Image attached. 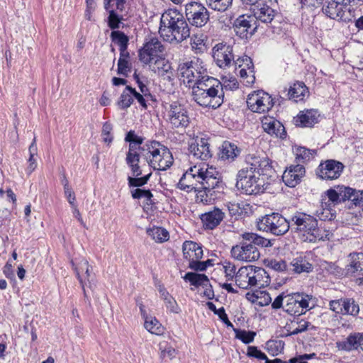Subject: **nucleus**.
Listing matches in <instances>:
<instances>
[{
	"instance_id": "nucleus-1",
	"label": "nucleus",
	"mask_w": 363,
	"mask_h": 363,
	"mask_svg": "<svg viewBox=\"0 0 363 363\" xmlns=\"http://www.w3.org/2000/svg\"><path fill=\"white\" fill-rule=\"evenodd\" d=\"M271 163L266 157L249 156L247 166L238 173L236 186L247 194L264 192L274 173Z\"/></svg>"
},
{
	"instance_id": "nucleus-2",
	"label": "nucleus",
	"mask_w": 363,
	"mask_h": 363,
	"mask_svg": "<svg viewBox=\"0 0 363 363\" xmlns=\"http://www.w3.org/2000/svg\"><path fill=\"white\" fill-rule=\"evenodd\" d=\"M220 183V174L216 168L206 163L190 167L180 179L178 186L181 189L191 191L203 189L209 191Z\"/></svg>"
},
{
	"instance_id": "nucleus-3",
	"label": "nucleus",
	"mask_w": 363,
	"mask_h": 363,
	"mask_svg": "<svg viewBox=\"0 0 363 363\" xmlns=\"http://www.w3.org/2000/svg\"><path fill=\"white\" fill-rule=\"evenodd\" d=\"M159 33L164 40L179 43L190 36V28L182 13L168 9L162 15Z\"/></svg>"
},
{
	"instance_id": "nucleus-4",
	"label": "nucleus",
	"mask_w": 363,
	"mask_h": 363,
	"mask_svg": "<svg viewBox=\"0 0 363 363\" xmlns=\"http://www.w3.org/2000/svg\"><path fill=\"white\" fill-rule=\"evenodd\" d=\"M193 99L200 106L216 109L223 103L221 83L208 76L192 89Z\"/></svg>"
},
{
	"instance_id": "nucleus-5",
	"label": "nucleus",
	"mask_w": 363,
	"mask_h": 363,
	"mask_svg": "<svg viewBox=\"0 0 363 363\" xmlns=\"http://www.w3.org/2000/svg\"><path fill=\"white\" fill-rule=\"evenodd\" d=\"M243 241L231 249V255L239 261L254 262L259 258L260 253L256 246L268 247L270 241L256 233H245L242 235Z\"/></svg>"
},
{
	"instance_id": "nucleus-6",
	"label": "nucleus",
	"mask_w": 363,
	"mask_h": 363,
	"mask_svg": "<svg viewBox=\"0 0 363 363\" xmlns=\"http://www.w3.org/2000/svg\"><path fill=\"white\" fill-rule=\"evenodd\" d=\"M290 225L291 231L305 242H315L317 239H325L328 235H321L317 219L303 212H296L291 218Z\"/></svg>"
},
{
	"instance_id": "nucleus-7",
	"label": "nucleus",
	"mask_w": 363,
	"mask_h": 363,
	"mask_svg": "<svg viewBox=\"0 0 363 363\" xmlns=\"http://www.w3.org/2000/svg\"><path fill=\"white\" fill-rule=\"evenodd\" d=\"M140 150L141 157L155 170L164 171L173 164V157L169 150L158 142H148Z\"/></svg>"
},
{
	"instance_id": "nucleus-8",
	"label": "nucleus",
	"mask_w": 363,
	"mask_h": 363,
	"mask_svg": "<svg viewBox=\"0 0 363 363\" xmlns=\"http://www.w3.org/2000/svg\"><path fill=\"white\" fill-rule=\"evenodd\" d=\"M177 72L180 82L192 89L208 76L203 62L199 59L180 63Z\"/></svg>"
},
{
	"instance_id": "nucleus-9",
	"label": "nucleus",
	"mask_w": 363,
	"mask_h": 363,
	"mask_svg": "<svg viewBox=\"0 0 363 363\" xmlns=\"http://www.w3.org/2000/svg\"><path fill=\"white\" fill-rule=\"evenodd\" d=\"M258 230L270 233L276 236L286 233L290 228V221L278 213L266 215L257 221Z\"/></svg>"
},
{
	"instance_id": "nucleus-10",
	"label": "nucleus",
	"mask_w": 363,
	"mask_h": 363,
	"mask_svg": "<svg viewBox=\"0 0 363 363\" xmlns=\"http://www.w3.org/2000/svg\"><path fill=\"white\" fill-rule=\"evenodd\" d=\"M164 47L156 38H152L140 50V60L145 64L164 65Z\"/></svg>"
},
{
	"instance_id": "nucleus-11",
	"label": "nucleus",
	"mask_w": 363,
	"mask_h": 363,
	"mask_svg": "<svg viewBox=\"0 0 363 363\" xmlns=\"http://www.w3.org/2000/svg\"><path fill=\"white\" fill-rule=\"evenodd\" d=\"M311 301L312 296L307 294H288L285 296V304L283 308L290 315H300L313 306V303L311 306Z\"/></svg>"
},
{
	"instance_id": "nucleus-12",
	"label": "nucleus",
	"mask_w": 363,
	"mask_h": 363,
	"mask_svg": "<svg viewBox=\"0 0 363 363\" xmlns=\"http://www.w3.org/2000/svg\"><path fill=\"white\" fill-rule=\"evenodd\" d=\"M164 117L173 128H186L189 123V117L186 108L178 103L174 101L164 106Z\"/></svg>"
},
{
	"instance_id": "nucleus-13",
	"label": "nucleus",
	"mask_w": 363,
	"mask_h": 363,
	"mask_svg": "<svg viewBox=\"0 0 363 363\" xmlns=\"http://www.w3.org/2000/svg\"><path fill=\"white\" fill-rule=\"evenodd\" d=\"M248 108L253 112L264 113L273 106L271 96L264 91L259 90L250 94L247 99Z\"/></svg>"
},
{
	"instance_id": "nucleus-14",
	"label": "nucleus",
	"mask_w": 363,
	"mask_h": 363,
	"mask_svg": "<svg viewBox=\"0 0 363 363\" xmlns=\"http://www.w3.org/2000/svg\"><path fill=\"white\" fill-rule=\"evenodd\" d=\"M186 16L196 27L203 26L209 19L208 10L200 3L190 2L186 5Z\"/></svg>"
},
{
	"instance_id": "nucleus-15",
	"label": "nucleus",
	"mask_w": 363,
	"mask_h": 363,
	"mask_svg": "<svg viewBox=\"0 0 363 363\" xmlns=\"http://www.w3.org/2000/svg\"><path fill=\"white\" fill-rule=\"evenodd\" d=\"M233 47L223 43L216 44L213 48V57L216 65L225 68L232 65L234 60Z\"/></svg>"
},
{
	"instance_id": "nucleus-16",
	"label": "nucleus",
	"mask_w": 363,
	"mask_h": 363,
	"mask_svg": "<svg viewBox=\"0 0 363 363\" xmlns=\"http://www.w3.org/2000/svg\"><path fill=\"white\" fill-rule=\"evenodd\" d=\"M234 30L242 39L250 38L257 29L256 21L251 16H240L234 22Z\"/></svg>"
},
{
	"instance_id": "nucleus-17",
	"label": "nucleus",
	"mask_w": 363,
	"mask_h": 363,
	"mask_svg": "<svg viewBox=\"0 0 363 363\" xmlns=\"http://www.w3.org/2000/svg\"><path fill=\"white\" fill-rule=\"evenodd\" d=\"M343 169L342 163L329 160L320 163L317 169V175L323 179H335L340 176Z\"/></svg>"
},
{
	"instance_id": "nucleus-18",
	"label": "nucleus",
	"mask_w": 363,
	"mask_h": 363,
	"mask_svg": "<svg viewBox=\"0 0 363 363\" xmlns=\"http://www.w3.org/2000/svg\"><path fill=\"white\" fill-rule=\"evenodd\" d=\"M73 269L74 270L77 279L79 280L84 291V296H86L85 286L91 288V284L94 281V277L91 274L90 265L86 259H82L76 265L73 261L71 262Z\"/></svg>"
},
{
	"instance_id": "nucleus-19",
	"label": "nucleus",
	"mask_w": 363,
	"mask_h": 363,
	"mask_svg": "<svg viewBox=\"0 0 363 363\" xmlns=\"http://www.w3.org/2000/svg\"><path fill=\"white\" fill-rule=\"evenodd\" d=\"M190 155L194 159L207 160L212 156L209 144L203 138L196 139L191 142L189 147Z\"/></svg>"
},
{
	"instance_id": "nucleus-20",
	"label": "nucleus",
	"mask_w": 363,
	"mask_h": 363,
	"mask_svg": "<svg viewBox=\"0 0 363 363\" xmlns=\"http://www.w3.org/2000/svg\"><path fill=\"white\" fill-rule=\"evenodd\" d=\"M339 350L350 352L360 348L363 351V333H351L346 338L336 342Z\"/></svg>"
},
{
	"instance_id": "nucleus-21",
	"label": "nucleus",
	"mask_w": 363,
	"mask_h": 363,
	"mask_svg": "<svg viewBox=\"0 0 363 363\" xmlns=\"http://www.w3.org/2000/svg\"><path fill=\"white\" fill-rule=\"evenodd\" d=\"M305 174V168L301 164L291 166L282 175L283 182L290 187H294Z\"/></svg>"
},
{
	"instance_id": "nucleus-22",
	"label": "nucleus",
	"mask_w": 363,
	"mask_h": 363,
	"mask_svg": "<svg viewBox=\"0 0 363 363\" xmlns=\"http://www.w3.org/2000/svg\"><path fill=\"white\" fill-rule=\"evenodd\" d=\"M345 6L340 0H327L323 6V13L328 18L333 20L342 19Z\"/></svg>"
},
{
	"instance_id": "nucleus-23",
	"label": "nucleus",
	"mask_w": 363,
	"mask_h": 363,
	"mask_svg": "<svg viewBox=\"0 0 363 363\" xmlns=\"http://www.w3.org/2000/svg\"><path fill=\"white\" fill-rule=\"evenodd\" d=\"M225 213L219 208H214L213 211L206 212L201 216V220L205 229L213 230L223 220Z\"/></svg>"
},
{
	"instance_id": "nucleus-24",
	"label": "nucleus",
	"mask_w": 363,
	"mask_h": 363,
	"mask_svg": "<svg viewBox=\"0 0 363 363\" xmlns=\"http://www.w3.org/2000/svg\"><path fill=\"white\" fill-rule=\"evenodd\" d=\"M346 268V277L363 276V253L350 255V261Z\"/></svg>"
},
{
	"instance_id": "nucleus-25",
	"label": "nucleus",
	"mask_w": 363,
	"mask_h": 363,
	"mask_svg": "<svg viewBox=\"0 0 363 363\" xmlns=\"http://www.w3.org/2000/svg\"><path fill=\"white\" fill-rule=\"evenodd\" d=\"M262 126L265 132L277 138H283L286 135L284 125L274 118L264 117L262 120Z\"/></svg>"
},
{
	"instance_id": "nucleus-26",
	"label": "nucleus",
	"mask_w": 363,
	"mask_h": 363,
	"mask_svg": "<svg viewBox=\"0 0 363 363\" xmlns=\"http://www.w3.org/2000/svg\"><path fill=\"white\" fill-rule=\"evenodd\" d=\"M252 265L240 267L235 275V281L237 286L243 289L252 287Z\"/></svg>"
},
{
	"instance_id": "nucleus-27",
	"label": "nucleus",
	"mask_w": 363,
	"mask_h": 363,
	"mask_svg": "<svg viewBox=\"0 0 363 363\" xmlns=\"http://www.w3.org/2000/svg\"><path fill=\"white\" fill-rule=\"evenodd\" d=\"M319 115L315 110H306L301 111L298 115L294 118L296 125L302 127H311L318 123Z\"/></svg>"
},
{
	"instance_id": "nucleus-28",
	"label": "nucleus",
	"mask_w": 363,
	"mask_h": 363,
	"mask_svg": "<svg viewBox=\"0 0 363 363\" xmlns=\"http://www.w3.org/2000/svg\"><path fill=\"white\" fill-rule=\"evenodd\" d=\"M183 254L189 262L201 259L203 257V250L197 243L192 241H185L183 244Z\"/></svg>"
},
{
	"instance_id": "nucleus-29",
	"label": "nucleus",
	"mask_w": 363,
	"mask_h": 363,
	"mask_svg": "<svg viewBox=\"0 0 363 363\" xmlns=\"http://www.w3.org/2000/svg\"><path fill=\"white\" fill-rule=\"evenodd\" d=\"M252 286L264 288L270 283V277L264 269L252 265Z\"/></svg>"
},
{
	"instance_id": "nucleus-30",
	"label": "nucleus",
	"mask_w": 363,
	"mask_h": 363,
	"mask_svg": "<svg viewBox=\"0 0 363 363\" xmlns=\"http://www.w3.org/2000/svg\"><path fill=\"white\" fill-rule=\"evenodd\" d=\"M308 94V88L304 83L301 82H295L290 86L288 91V96L289 99H294L296 101H302Z\"/></svg>"
},
{
	"instance_id": "nucleus-31",
	"label": "nucleus",
	"mask_w": 363,
	"mask_h": 363,
	"mask_svg": "<svg viewBox=\"0 0 363 363\" xmlns=\"http://www.w3.org/2000/svg\"><path fill=\"white\" fill-rule=\"evenodd\" d=\"M274 13V9L265 4L253 9L254 17L265 23H270L273 20Z\"/></svg>"
},
{
	"instance_id": "nucleus-32",
	"label": "nucleus",
	"mask_w": 363,
	"mask_h": 363,
	"mask_svg": "<svg viewBox=\"0 0 363 363\" xmlns=\"http://www.w3.org/2000/svg\"><path fill=\"white\" fill-rule=\"evenodd\" d=\"M140 311L143 314V318L145 319L144 326L150 333L155 335H160L162 333L163 328L161 324L155 317H148L145 315L143 308L140 307Z\"/></svg>"
},
{
	"instance_id": "nucleus-33",
	"label": "nucleus",
	"mask_w": 363,
	"mask_h": 363,
	"mask_svg": "<svg viewBox=\"0 0 363 363\" xmlns=\"http://www.w3.org/2000/svg\"><path fill=\"white\" fill-rule=\"evenodd\" d=\"M240 153L238 147L230 142L223 143L220 157L223 160H233Z\"/></svg>"
},
{
	"instance_id": "nucleus-34",
	"label": "nucleus",
	"mask_w": 363,
	"mask_h": 363,
	"mask_svg": "<svg viewBox=\"0 0 363 363\" xmlns=\"http://www.w3.org/2000/svg\"><path fill=\"white\" fill-rule=\"evenodd\" d=\"M147 235L157 242H163L169 240V235L167 230L161 227L153 226L147 229Z\"/></svg>"
},
{
	"instance_id": "nucleus-35",
	"label": "nucleus",
	"mask_w": 363,
	"mask_h": 363,
	"mask_svg": "<svg viewBox=\"0 0 363 363\" xmlns=\"http://www.w3.org/2000/svg\"><path fill=\"white\" fill-rule=\"evenodd\" d=\"M134 89L130 86H126L122 94H121L119 99L117 102L118 106L121 109H127L129 108L133 102V93Z\"/></svg>"
},
{
	"instance_id": "nucleus-36",
	"label": "nucleus",
	"mask_w": 363,
	"mask_h": 363,
	"mask_svg": "<svg viewBox=\"0 0 363 363\" xmlns=\"http://www.w3.org/2000/svg\"><path fill=\"white\" fill-rule=\"evenodd\" d=\"M184 278L194 286H206L208 284V279L205 274L188 272Z\"/></svg>"
},
{
	"instance_id": "nucleus-37",
	"label": "nucleus",
	"mask_w": 363,
	"mask_h": 363,
	"mask_svg": "<svg viewBox=\"0 0 363 363\" xmlns=\"http://www.w3.org/2000/svg\"><path fill=\"white\" fill-rule=\"evenodd\" d=\"M292 270L296 273L309 272L312 270V264L302 258L294 259L291 263Z\"/></svg>"
},
{
	"instance_id": "nucleus-38",
	"label": "nucleus",
	"mask_w": 363,
	"mask_h": 363,
	"mask_svg": "<svg viewBox=\"0 0 363 363\" xmlns=\"http://www.w3.org/2000/svg\"><path fill=\"white\" fill-rule=\"evenodd\" d=\"M206 2L211 9L223 12L232 5L233 0H206Z\"/></svg>"
},
{
	"instance_id": "nucleus-39",
	"label": "nucleus",
	"mask_w": 363,
	"mask_h": 363,
	"mask_svg": "<svg viewBox=\"0 0 363 363\" xmlns=\"http://www.w3.org/2000/svg\"><path fill=\"white\" fill-rule=\"evenodd\" d=\"M359 312V306L352 298H345L342 314L356 316Z\"/></svg>"
},
{
	"instance_id": "nucleus-40",
	"label": "nucleus",
	"mask_w": 363,
	"mask_h": 363,
	"mask_svg": "<svg viewBox=\"0 0 363 363\" xmlns=\"http://www.w3.org/2000/svg\"><path fill=\"white\" fill-rule=\"evenodd\" d=\"M315 152L304 147H299L296 149V160L299 162L305 163L313 158Z\"/></svg>"
},
{
	"instance_id": "nucleus-41",
	"label": "nucleus",
	"mask_w": 363,
	"mask_h": 363,
	"mask_svg": "<svg viewBox=\"0 0 363 363\" xmlns=\"http://www.w3.org/2000/svg\"><path fill=\"white\" fill-rule=\"evenodd\" d=\"M126 162L131 169L133 177H140L142 174V170L139 166L140 157H135V156L130 155L125 159Z\"/></svg>"
},
{
	"instance_id": "nucleus-42",
	"label": "nucleus",
	"mask_w": 363,
	"mask_h": 363,
	"mask_svg": "<svg viewBox=\"0 0 363 363\" xmlns=\"http://www.w3.org/2000/svg\"><path fill=\"white\" fill-rule=\"evenodd\" d=\"M236 338L240 340L245 344L252 342L256 333L253 331H246L239 329L234 330Z\"/></svg>"
},
{
	"instance_id": "nucleus-43",
	"label": "nucleus",
	"mask_w": 363,
	"mask_h": 363,
	"mask_svg": "<svg viewBox=\"0 0 363 363\" xmlns=\"http://www.w3.org/2000/svg\"><path fill=\"white\" fill-rule=\"evenodd\" d=\"M112 40L119 45L120 48H127L128 38L121 31H112L111 34Z\"/></svg>"
},
{
	"instance_id": "nucleus-44",
	"label": "nucleus",
	"mask_w": 363,
	"mask_h": 363,
	"mask_svg": "<svg viewBox=\"0 0 363 363\" xmlns=\"http://www.w3.org/2000/svg\"><path fill=\"white\" fill-rule=\"evenodd\" d=\"M131 195L133 199H140L143 198L146 199L147 204H152V194L150 190H145L138 188L131 191Z\"/></svg>"
},
{
	"instance_id": "nucleus-45",
	"label": "nucleus",
	"mask_w": 363,
	"mask_h": 363,
	"mask_svg": "<svg viewBox=\"0 0 363 363\" xmlns=\"http://www.w3.org/2000/svg\"><path fill=\"white\" fill-rule=\"evenodd\" d=\"M30 157L28 159L29 165L27 168L28 174H30L34 171L37 167L36 160L34 159V155L36 154L37 147L35 145V138L33 139V143L29 147Z\"/></svg>"
},
{
	"instance_id": "nucleus-46",
	"label": "nucleus",
	"mask_w": 363,
	"mask_h": 363,
	"mask_svg": "<svg viewBox=\"0 0 363 363\" xmlns=\"http://www.w3.org/2000/svg\"><path fill=\"white\" fill-rule=\"evenodd\" d=\"M206 37L202 33H196L191 37V45L192 49L202 50L205 45Z\"/></svg>"
},
{
	"instance_id": "nucleus-47",
	"label": "nucleus",
	"mask_w": 363,
	"mask_h": 363,
	"mask_svg": "<svg viewBox=\"0 0 363 363\" xmlns=\"http://www.w3.org/2000/svg\"><path fill=\"white\" fill-rule=\"evenodd\" d=\"M151 176V173L147 174V175L144 177H128V185L130 187H139L145 185L147 183L150 177Z\"/></svg>"
},
{
	"instance_id": "nucleus-48",
	"label": "nucleus",
	"mask_w": 363,
	"mask_h": 363,
	"mask_svg": "<svg viewBox=\"0 0 363 363\" xmlns=\"http://www.w3.org/2000/svg\"><path fill=\"white\" fill-rule=\"evenodd\" d=\"M337 191L339 194V196L341 201H344L345 200H350L352 201V199L353 197L354 189L350 187L346 186H337L336 188Z\"/></svg>"
},
{
	"instance_id": "nucleus-49",
	"label": "nucleus",
	"mask_w": 363,
	"mask_h": 363,
	"mask_svg": "<svg viewBox=\"0 0 363 363\" xmlns=\"http://www.w3.org/2000/svg\"><path fill=\"white\" fill-rule=\"evenodd\" d=\"M228 212L232 216H240L245 210L244 204L235 202H229L226 204Z\"/></svg>"
},
{
	"instance_id": "nucleus-50",
	"label": "nucleus",
	"mask_w": 363,
	"mask_h": 363,
	"mask_svg": "<svg viewBox=\"0 0 363 363\" xmlns=\"http://www.w3.org/2000/svg\"><path fill=\"white\" fill-rule=\"evenodd\" d=\"M160 349L161 350V358H168L172 359L175 357L176 350L171 346L167 345L166 343H160Z\"/></svg>"
},
{
	"instance_id": "nucleus-51",
	"label": "nucleus",
	"mask_w": 363,
	"mask_h": 363,
	"mask_svg": "<svg viewBox=\"0 0 363 363\" xmlns=\"http://www.w3.org/2000/svg\"><path fill=\"white\" fill-rule=\"evenodd\" d=\"M328 271L338 277H346V268H342L337 263H330L327 267Z\"/></svg>"
},
{
	"instance_id": "nucleus-52",
	"label": "nucleus",
	"mask_w": 363,
	"mask_h": 363,
	"mask_svg": "<svg viewBox=\"0 0 363 363\" xmlns=\"http://www.w3.org/2000/svg\"><path fill=\"white\" fill-rule=\"evenodd\" d=\"M64 191L66 199L68 202L71 205V206H76L75 201V195L72 188L69 186V182L67 179H65V184H64Z\"/></svg>"
},
{
	"instance_id": "nucleus-53",
	"label": "nucleus",
	"mask_w": 363,
	"mask_h": 363,
	"mask_svg": "<svg viewBox=\"0 0 363 363\" xmlns=\"http://www.w3.org/2000/svg\"><path fill=\"white\" fill-rule=\"evenodd\" d=\"M257 303L261 306H264L269 305L272 302V298L269 293L259 291H257Z\"/></svg>"
},
{
	"instance_id": "nucleus-54",
	"label": "nucleus",
	"mask_w": 363,
	"mask_h": 363,
	"mask_svg": "<svg viewBox=\"0 0 363 363\" xmlns=\"http://www.w3.org/2000/svg\"><path fill=\"white\" fill-rule=\"evenodd\" d=\"M247 355L248 357H255L258 359H267V355L261 350H258L255 346H249L247 347Z\"/></svg>"
},
{
	"instance_id": "nucleus-55",
	"label": "nucleus",
	"mask_w": 363,
	"mask_h": 363,
	"mask_svg": "<svg viewBox=\"0 0 363 363\" xmlns=\"http://www.w3.org/2000/svg\"><path fill=\"white\" fill-rule=\"evenodd\" d=\"M130 72V64L128 60L119 59L118 62V73L124 76H127Z\"/></svg>"
},
{
	"instance_id": "nucleus-56",
	"label": "nucleus",
	"mask_w": 363,
	"mask_h": 363,
	"mask_svg": "<svg viewBox=\"0 0 363 363\" xmlns=\"http://www.w3.org/2000/svg\"><path fill=\"white\" fill-rule=\"evenodd\" d=\"M164 304L170 313H179L181 311V309L178 306L176 300L172 296L167 298V300L164 301Z\"/></svg>"
},
{
	"instance_id": "nucleus-57",
	"label": "nucleus",
	"mask_w": 363,
	"mask_h": 363,
	"mask_svg": "<svg viewBox=\"0 0 363 363\" xmlns=\"http://www.w3.org/2000/svg\"><path fill=\"white\" fill-rule=\"evenodd\" d=\"M223 267L225 277H227L228 280H233V278L235 279V275L237 272H235L236 267L235 264L230 262H225Z\"/></svg>"
},
{
	"instance_id": "nucleus-58",
	"label": "nucleus",
	"mask_w": 363,
	"mask_h": 363,
	"mask_svg": "<svg viewBox=\"0 0 363 363\" xmlns=\"http://www.w3.org/2000/svg\"><path fill=\"white\" fill-rule=\"evenodd\" d=\"M269 266L274 269L275 271L278 272H284L286 269L287 265L285 261L282 259H272L269 262Z\"/></svg>"
},
{
	"instance_id": "nucleus-59",
	"label": "nucleus",
	"mask_w": 363,
	"mask_h": 363,
	"mask_svg": "<svg viewBox=\"0 0 363 363\" xmlns=\"http://www.w3.org/2000/svg\"><path fill=\"white\" fill-rule=\"evenodd\" d=\"M112 130V126L110 123H105L103 125L102 136L104 141L108 144H110L113 140V137L111 135Z\"/></svg>"
},
{
	"instance_id": "nucleus-60",
	"label": "nucleus",
	"mask_w": 363,
	"mask_h": 363,
	"mask_svg": "<svg viewBox=\"0 0 363 363\" xmlns=\"http://www.w3.org/2000/svg\"><path fill=\"white\" fill-rule=\"evenodd\" d=\"M207 262H210V259L206 262H200L199 259H195L189 262V267L195 271H204L207 268Z\"/></svg>"
},
{
	"instance_id": "nucleus-61",
	"label": "nucleus",
	"mask_w": 363,
	"mask_h": 363,
	"mask_svg": "<svg viewBox=\"0 0 363 363\" xmlns=\"http://www.w3.org/2000/svg\"><path fill=\"white\" fill-rule=\"evenodd\" d=\"M120 22L118 15L113 11H111L108 18V26L111 29L118 28Z\"/></svg>"
},
{
	"instance_id": "nucleus-62",
	"label": "nucleus",
	"mask_w": 363,
	"mask_h": 363,
	"mask_svg": "<svg viewBox=\"0 0 363 363\" xmlns=\"http://www.w3.org/2000/svg\"><path fill=\"white\" fill-rule=\"evenodd\" d=\"M352 202L363 210V190L357 191L354 189Z\"/></svg>"
},
{
	"instance_id": "nucleus-63",
	"label": "nucleus",
	"mask_w": 363,
	"mask_h": 363,
	"mask_svg": "<svg viewBox=\"0 0 363 363\" xmlns=\"http://www.w3.org/2000/svg\"><path fill=\"white\" fill-rule=\"evenodd\" d=\"M343 306H344V299L333 300L330 302V309L337 313L342 314Z\"/></svg>"
},
{
	"instance_id": "nucleus-64",
	"label": "nucleus",
	"mask_w": 363,
	"mask_h": 363,
	"mask_svg": "<svg viewBox=\"0 0 363 363\" xmlns=\"http://www.w3.org/2000/svg\"><path fill=\"white\" fill-rule=\"evenodd\" d=\"M125 140L130 143H135L139 145L143 143V139L141 137L136 135L133 130H130L127 133Z\"/></svg>"
}]
</instances>
